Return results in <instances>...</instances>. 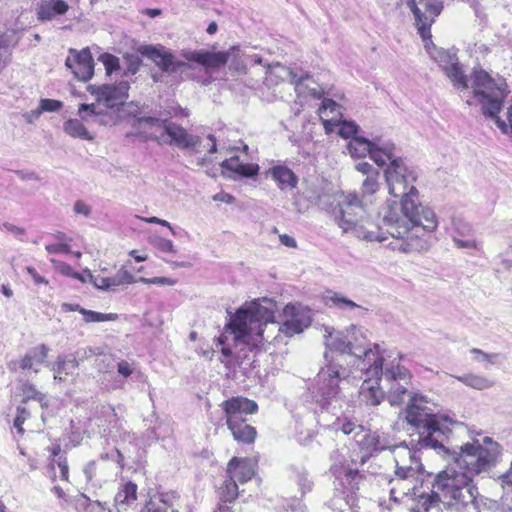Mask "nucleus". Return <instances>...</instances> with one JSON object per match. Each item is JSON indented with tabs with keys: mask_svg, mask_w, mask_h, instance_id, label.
<instances>
[{
	"mask_svg": "<svg viewBox=\"0 0 512 512\" xmlns=\"http://www.w3.org/2000/svg\"><path fill=\"white\" fill-rule=\"evenodd\" d=\"M384 176L389 194L401 197L400 209L396 203L388 205L382 219L386 232L401 240L393 249L404 253L427 250L432 233L438 227V219L435 212L419 200V192L414 185L417 172L401 159L389 164Z\"/></svg>",
	"mask_w": 512,
	"mask_h": 512,
	"instance_id": "nucleus-1",
	"label": "nucleus"
},
{
	"mask_svg": "<svg viewBox=\"0 0 512 512\" xmlns=\"http://www.w3.org/2000/svg\"><path fill=\"white\" fill-rule=\"evenodd\" d=\"M274 307L270 300H255L244 304L230 316L226 328L233 335L234 350L224 345L226 335L218 338L225 359L234 357L241 366L246 359L249 360L247 351H265L266 344L277 339L275 332L291 337L303 332L311 324L308 309L301 305L288 304L283 309V323L279 325L274 321Z\"/></svg>",
	"mask_w": 512,
	"mask_h": 512,
	"instance_id": "nucleus-2",
	"label": "nucleus"
},
{
	"mask_svg": "<svg viewBox=\"0 0 512 512\" xmlns=\"http://www.w3.org/2000/svg\"><path fill=\"white\" fill-rule=\"evenodd\" d=\"M451 457L450 467L441 471L432 483L433 499L455 512H479L478 490L472 478L494 468L502 448L490 437L462 445L459 451L442 453Z\"/></svg>",
	"mask_w": 512,
	"mask_h": 512,
	"instance_id": "nucleus-3",
	"label": "nucleus"
},
{
	"mask_svg": "<svg viewBox=\"0 0 512 512\" xmlns=\"http://www.w3.org/2000/svg\"><path fill=\"white\" fill-rule=\"evenodd\" d=\"M325 346L326 351L324 358L327 364L324 368L336 362L342 368V358L344 355L353 356L358 359L357 368L365 370L367 373L377 375L382 372L384 381L387 382L389 388V400L392 406L402 404L407 394V386L412 379V374L405 366L401 364L404 359L402 354L398 358L384 363L383 356L380 352V346L374 345L373 349H367L366 339L362 335L359 328L352 325L346 332L336 331L333 328H325ZM349 372V370L346 368Z\"/></svg>",
	"mask_w": 512,
	"mask_h": 512,
	"instance_id": "nucleus-4",
	"label": "nucleus"
},
{
	"mask_svg": "<svg viewBox=\"0 0 512 512\" xmlns=\"http://www.w3.org/2000/svg\"><path fill=\"white\" fill-rule=\"evenodd\" d=\"M348 377V371L338 363H331L328 368H321L312 388L313 400L319 405L318 424L343 434H355L357 439L365 432L355 421L344 416L342 412V384Z\"/></svg>",
	"mask_w": 512,
	"mask_h": 512,
	"instance_id": "nucleus-5",
	"label": "nucleus"
},
{
	"mask_svg": "<svg viewBox=\"0 0 512 512\" xmlns=\"http://www.w3.org/2000/svg\"><path fill=\"white\" fill-rule=\"evenodd\" d=\"M409 386H407V394L404 397V399L410 397L405 409V419L410 429H414L418 436L411 442L416 441V448L419 450L433 449L438 454L448 453L446 442L452 432L450 426L456 422L449 417L434 414L430 408L424 405L426 401L423 396L416 394L411 396Z\"/></svg>",
	"mask_w": 512,
	"mask_h": 512,
	"instance_id": "nucleus-6",
	"label": "nucleus"
},
{
	"mask_svg": "<svg viewBox=\"0 0 512 512\" xmlns=\"http://www.w3.org/2000/svg\"><path fill=\"white\" fill-rule=\"evenodd\" d=\"M368 203L357 192L342 193L333 210L335 222L345 234L366 241L388 239L384 225H375L368 217Z\"/></svg>",
	"mask_w": 512,
	"mask_h": 512,
	"instance_id": "nucleus-7",
	"label": "nucleus"
},
{
	"mask_svg": "<svg viewBox=\"0 0 512 512\" xmlns=\"http://www.w3.org/2000/svg\"><path fill=\"white\" fill-rule=\"evenodd\" d=\"M471 86L481 105L483 115L494 120L502 133L512 134V99L506 111L507 121L501 119L498 115L504 99L509 93L505 79L501 77L494 79L483 69H474Z\"/></svg>",
	"mask_w": 512,
	"mask_h": 512,
	"instance_id": "nucleus-8",
	"label": "nucleus"
},
{
	"mask_svg": "<svg viewBox=\"0 0 512 512\" xmlns=\"http://www.w3.org/2000/svg\"><path fill=\"white\" fill-rule=\"evenodd\" d=\"M221 407L234 440L244 444L253 443L257 432L247 423V416L257 411V403L244 397H233L222 402Z\"/></svg>",
	"mask_w": 512,
	"mask_h": 512,
	"instance_id": "nucleus-9",
	"label": "nucleus"
},
{
	"mask_svg": "<svg viewBox=\"0 0 512 512\" xmlns=\"http://www.w3.org/2000/svg\"><path fill=\"white\" fill-rule=\"evenodd\" d=\"M388 483L390 486V499L394 502H401L405 497L420 496L422 501L418 512H440L439 503L442 502L436 498L433 499L432 492L428 497H423L418 493L419 487L422 484L421 475L394 472V476L389 479Z\"/></svg>",
	"mask_w": 512,
	"mask_h": 512,
	"instance_id": "nucleus-10",
	"label": "nucleus"
},
{
	"mask_svg": "<svg viewBox=\"0 0 512 512\" xmlns=\"http://www.w3.org/2000/svg\"><path fill=\"white\" fill-rule=\"evenodd\" d=\"M256 462L249 458L233 457L227 465V479L219 487L220 502L232 503L239 495L237 482L243 484L255 475Z\"/></svg>",
	"mask_w": 512,
	"mask_h": 512,
	"instance_id": "nucleus-11",
	"label": "nucleus"
},
{
	"mask_svg": "<svg viewBox=\"0 0 512 512\" xmlns=\"http://www.w3.org/2000/svg\"><path fill=\"white\" fill-rule=\"evenodd\" d=\"M79 118H70L63 124L64 132L72 138L92 141L94 136L88 131L85 124L107 125V113L99 109L97 104H80L78 108Z\"/></svg>",
	"mask_w": 512,
	"mask_h": 512,
	"instance_id": "nucleus-12",
	"label": "nucleus"
},
{
	"mask_svg": "<svg viewBox=\"0 0 512 512\" xmlns=\"http://www.w3.org/2000/svg\"><path fill=\"white\" fill-rule=\"evenodd\" d=\"M331 471L335 476V490L339 493L332 500V505L335 509L343 510V505L340 503L343 501L349 508L354 507L357 502L359 484L362 480L359 471L338 465H333Z\"/></svg>",
	"mask_w": 512,
	"mask_h": 512,
	"instance_id": "nucleus-13",
	"label": "nucleus"
},
{
	"mask_svg": "<svg viewBox=\"0 0 512 512\" xmlns=\"http://www.w3.org/2000/svg\"><path fill=\"white\" fill-rule=\"evenodd\" d=\"M432 46L430 48L428 43L425 44L431 58L438 63L456 89L466 90L469 86L468 78L464 74L456 54L449 50Z\"/></svg>",
	"mask_w": 512,
	"mask_h": 512,
	"instance_id": "nucleus-14",
	"label": "nucleus"
},
{
	"mask_svg": "<svg viewBox=\"0 0 512 512\" xmlns=\"http://www.w3.org/2000/svg\"><path fill=\"white\" fill-rule=\"evenodd\" d=\"M418 32L424 41H431L430 27L443 9L442 0H408Z\"/></svg>",
	"mask_w": 512,
	"mask_h": 512,
	"instance_id": "nucleus-15",
	"label": "nucleus"
},
{
	"mask_svg": "<svg viewBox=\"0 0 512 512\" xmlns=\"http://www.w3.org/2000/svg\"><path fill=\"white\" fill-rule=\"evenodd\" d=\"M130 83L121 80L115 84H104L101 86L90 85L88 91L96 97L98 103H103L107 108H114L123 105L128 98Z\"/></svg>",
	"mask_w": 512,
	"mask_h": 512,
	"instance_id": "nucleus-16",
	"label": "nucleus"
},
{
	"mask_svg": "<svg viewBox=\"0 0 512 512\" xmlns=\"http://www.w3.org/2000/svg\"><path fill=\"white\" fill-rule=\"evenodd\" d=\"M268 69L271 72L273 69H278L282 78H289L291 83L295 86V91L299 95L307 94L315 99H320L324 95L323 88L306 72L298 74L297 72H294L293 70L286 68L279 63L275 64L274 66L269 65Z\"/></svg>",
	"mask_w": 512,
	"mask_h": 512,
	"instance_id": "nucleus-17",
	"label": "nucleus"
},
{
	"mask_svg": "<svg viewBox=\"0 0 512 512\" xmlns=\"http://www.w3.org/2000/svg\"><path fill=\"white\" fill-rule=\"evenodd\" d=\"M412 447L406 444L394 446L392 451L395 461V471L398 473H416L422 475L423 465L418 455L419 449L416 448V441L411 442Z\"/></svg>",
	"mask_w": 512,
	"mask_h": 512,
	"instance_id": "nucleus-18",
	"label": "nucleus"
},
{
	"mask_svg": "<svg viewBox=\"0 0 512 512\" xmlns=\"http://www.w3.org/2000/svg\"><path fill=\"white\" fill-rule=\"evenodd\" d=\"M65 65L80 81L86 82L94 74L93 58L89 48H83L81 51L70 49Z\"/></svg>",
	"mask_w": 512,
	"mask_h": 512,
	"instance_id": "nucleus-19",
	"label": "nucleus"
},
{
	"mask_svg": "<svg viewBox=\"0 0 512 512\" xmlns=\"http://www.w3.org/2000/svg\"><path fill=\"white\" fill-rule=\"evenodd\" d=\"M366 378L363 380L360 390H359V398L360 401L365 403L366 405L377 406L384 399V392L380 387V381H383L387 388V398L389 400V388L387 382L384 381V377L382 372L377 375H372L371 373H367L365 370H360ZM391 405L392 403L389 402Z\"/></svg>",
	"mask_w": 512,
	"mask_h": 512,
	"instance_id": "nucleus-20",
	"label": "nucleus"
},
{
	"mask_svg": "<svg viewBox=\"0 0 512 512\" xmlns=\"http://www.w3.org/2000/svg\"><path fill=\"white\" fill-rule=\"evenodd\" d=\"M142 53L152 60L163 72H182L183 68L190 67L189 64L178 61L168 50L163 47L145 46Z\"/></svg>",
	"mask_w": 512,
	"mask_h": 512,
	"instance_id": "nucleus-21",
	"label": "nucleus"
},
{
	"mask_svg": "<svg viewBox=\"0 0 512 512\" xmlns=\"http://www.w3.org/2000/svg\"><path fill=\"white\" fill-rule=\"evenodd\" d=\"M235 51H238L236 47H232L225 52H212L207 50L187 51L183 56L187 61L196 62L206 69H217L224 66Z\"/></svg>",
	"mask_w": 512,
	"mask_h": 512,
	"instance_id": "nucleus-22",
	"label": "nucleus"
},
{
	"mask_svg": "<svg viewBox=\"0 0 512 512\" xmlns=\"http://www.w3.org/2000/svg\"><path fill=\"white\" fill-rule=\"evenodd\" d=\"M100 416L90 421H95V424L100 428L104 427L103 431L100 432L105 438H120L124 439L125 437L135 439L134 435L131 436L126 431H123L121 425L119 423V419H117V415L115 413V409L111 406H103L100 411Z\"/></svg>",
	"mask_w": 512,
	"mask_h": 512,
	"instance_id": "nucleus-23",
	"label": "nucleus"
},
{
	"mask_svg": "<svg viewBox=\"0 0 512 512\" xmlns=\"http://www.w3.org/2000/svg\"><path fill=\"white\" fill-rule=\"evenodd\" d=\"M49 348L45 344H40L36 347L29 349L23 358L20 360H11L7 363V368L11 372L21 370H32L35 373L39 372V366L42 365L47 356Z\"/></svg>",
	"mask_w": 512,
	"mask_h": 512,
	"instance_id": "nucleus-24",
	"label": "nucleus"
},
{
	"mask_svg": "<svg viewBox=\"0 0 512 512\" xmlns=\"http://www.w3.org/2000/svg\"><path fill=\"white\" fill-rule=\"evenodd\" d=\"M355 169L365 176L360 188L361 194L359 195L369 204L372 202L370 198L380 189V172L370 163L365 161L358 162L355 165Z\"/></svg>",
	"mask_w": 512,
	"mask_h": 512,
	"instance_id": "nucleus-25",
	"label": "nucleus"
},
{
	"mask_svg": "<svg viewBox=\"0 0 512 512\" xmlns=\"http://www.w3.org/2000/svg\"><path fill=\"white\" fill-rule=\"evenodd\" d=\"M371 159L378 166H385L389 162L390 164L394 160H401L396 154L395 144L383 137H374L371 145Z\"/></svg>",
	"mask_w": 512,
	"mask_h": 512,
	"instance_id": "nucleus-26",
	"label": "nucleus"
},
{
	"mask_svg": "<svg viewBox=\"0 0 512 512\" xmlns=\"http://www.w3.org/2000/svg\"><path fill=\"white\" fill-rule=\"evenodd\" d=\"M451 237L458 248L478 249V243L473 238V229L471 225L462 218H453Z\"/></svg>",
	"mask_w": 512,
	"mask_h": 512,
	"instance_id": "nucleus-27",
	"label": "nucleus"
},
{
	"mask_svg": "<svg viewBox=\"0 0 512 512\" xmlns=\"http://www.w3.org/2000/svg\"><path fill=\"white\" fill-rule=\"evenodd\" d=\"M163 132L170 138L169 144L179 148H195L200 143L198 136L189 134L183 127L169 120L164 123Z\"/></svg>",
	"mask_w": 512,
	"mask_h": 512,
	"instance_id": "nucleus-28",
	"label": "nucleus"
},
{
	"mask_svg": "<svg viewBox=\"0 0 512 512\" xmlns=\"http://www.w3.org/2000/svg\"><path fill=\"white\" fill-rule=\"evenodd\" d=\"M319 118L325 128L326 133L334 131L342 119L340 105L332 99L324 98L318 109Z\"/></svg>",
	"mask_w": 512,
	"mask_h": 512,
	"instance_id": "nucleus-29",
	"label": "nucleus"
},
{
	"mask_svg": "<svg viewBox=\"0 0 512 512\" xmlns=\"http://www.w3.org/2000/svg\"><path fill=\"white\" fill-rule=\"evenodd\" d=\"M117 373L120 377H122L126 381H130L132 383H136L138 386L148 385L149 389V397L152 399V389L148 383L147 375L142 372L139 365L132 361L129 362L127 360H120L117 362Z\"/></svg>",
	"mask_w": 512,
	"mask_h": 512,
	"instance_id": "nucleus-30",
	"label": "nucleus"
},
{
	"mask_svg": "<svg viewBox=\"0 0 512 512\" xmlns=\"http://www.w3.org/2000/svg\"><path fill=\"white\" fill-rule=\"evenodd\" d=\"M267 174L276 182L280 190L294 189L298 184V177L287 166L275 165L271 167Z\"/></svg>",
	"mask_w": 512,
	"mask_h": 512,
	"instance_id": "nucleus-31",
	"label": "nucleus"
},
{
	"mask_svg": "<svg viewBox=\"0 0 512 512\" xmlns=\"http://www.w3.org/2000/svg\"><path fill=\"white\" fill-rule=\"evenodd\" d=\"M137 485L131 481L121 484L114 497V505L117 512L126 511L137 500Z\"/></svg>",
	"mask_w": 512,
	"mask_h": 512,
	"instance_id": "nucleus-32",
	"label": "nucleus"
},
{
	"mask_svg": "<svg viewBox=\"0 0 512 512\" xmlns=\"http://www.w3.org/2000/svg\"><path fill=\"white\" fill-rule=\"evenodd\" d=\"M175 493H159L150 498L140 512H177L174 509Z\"/></svg>",
	"mask_w": 512,
	"mask_h": 512,
	"instance_id": "nucleus-33",
	"label": "nucleus"
},
{
	"mask_svg": "<svg viewBox=\"0 0 512 512\" xmlns=\"http://www.w3.org/2000/svg\"><path fill=\"white\" fill-rule=\"evenodd\" d=\"M223 169L237 174L239 177H254L259 172V166L253 163H244L238 156H232L221 164Z\"/></svg>",
	"mask_w": 512,
	"mask_h": 512,
	"instance_id": "nucleus-34",
	"label": "nucleus"
},
{
	"mask_svg": "<svg viewBox=\"0 0 512 512\" xmlns=\"http://www.w3.org/2000/svg\"><path fill=\"white\" fill-rule=\"evenodd\" d=\"M67 10L68 4L63 0H43L37 8V15L39 20H52Z\"/></svg>",
	"mask_w": 512,
	"mask_h": 512,
	"instance_id": "nucleus-35",
	"label": "nucleus"
},
{
	"mask_svg": "<svg viewBox=\"0 0 512 512\" xmlns=\"http://www.w3.org/2000/svg\"><path fill=\"white\" fill-rule=\"evenodd\" d=\"M356 441L363 448L371 452H379L387 448H390V446L388 445L387 437L384 434H379L377 432L370 433L365 430L362 437L356 439Z\"/></svg>",
	"mask_w": 512,
	"mask_h": 512,
	"instance_id": "nucleus-36",
	"label": "nucleus"
},
{
	"mask_svg": "<svg viewBox=\"0 0 512 512\" xmlns=\"http://www.w3.org/2000/svg\"><path fill=\"white\" fill-rule=\"evenodd\" d=\"M78 367V361L75 356H58L53 365L54 379L64 381L66 376L72 375Z\"/></svg>",
	"mask_w": 512,
	"mask_h": 512,
	"instance_id": "nucleus-37",
	"label": "nucleus"
},
{
	"mask_svg": "<svg viewBox=\"0 0 512 512\" xmlns=\"http://www.w3.org/2000/svg\"><path fill=\"white\" fill-rule=\"evenodd\" d=\"M456 380L465 386L475 390H486L494 387L495 382L484 375L475 373H466L460 376H453Z\"/></svg>",
	"mask_w": 512,
	"mask_h": 512,
	"instance_id": "nucleus-38",
	"label": "nucleus"
},
{
	"mask_svg": "<svg viewBox=\"0 0 512 512\" xmlns=\"http://www.w3.org/2000/svg\"><path fill=\"white\" fill-rule=\"evenodd\" d=\"M372 140L364 137H353L348 145L347 150L352 157L362 158L369 155L371 158Z\"/></svg>",
	"mask_w": 512,
	"mask_h": 512,
	"instance_id": "nucleus-39",
	"label": "nucleus"
},
{
	"mask_svg": "<svg viewBox=\"0 0 512 512\" xmlns=\"http://www.w3.org/2000/svg\"><path fill=\"white\" fill-rule=\"evenodd\" d=\"M325 304L328 307H335L343 311H351L360 308L355 302L338 293L327 295L325 297Z\"/></svg>",
	"mask_w": 512,
	"mask_h": 512,
	"instance_id": "nucleus-40",
	"label": "nucleus"
},
{
	"mask_svg": "<svg viewBox=\"0 0 512 512\" xmlns=\"http://www.w3.org/2000/svg\"><path fill=\"white\" fill-rule=\"evenodd\" d=\"M470 354L473 355L475 362L484 364L485 368H488L489 365L497 364L498 360L502 358L500 353H486L478 348L470 349Z\"/></svg>",
	"mask_w": 512,
	"mask_h": 512,
	"instance_id": "nucleus-41",
	"label": "nucleus"
},
{
	"mask_svg": "<svg viewBox=\"0 0 512 512\" xmlns=\"http://www.w3.org/2000/svg\"><path fill=\"white\" fill-rule=\"evenodd\" d=\"M81 314L86 323L115 321L118 318L115 313H101L87 309L81 310Z\"/></svg>",
	"mask_w": 512,
	"mask_h": 512,
	"instance_id": "nucleus-42",
	"label": "nucleus"
},
{
	"mask_svg": "<svg viewBox=\"0 0 512 512\" xmlns=\"http://www.w3.org/2000/svg\"><path fill=\"white\" fill-rule=\"evenodd\" d=\"M294 480L299 486L301 493L304 495L305 493L311 491L313 486V481L310 479L308 472L301 468L294 469Z\"/></svg>",
	"mask_w": 512,
	"mask_h": 512,
	"instance_id": "nucleus-43",
	"label": "nucleus"
},
{
	"mask_svg": "<svg viewBox=\"0 0 512 512\" xmlns=\"http://www.w3.org/2000/svg\"><path fill=\"white\" fill-rule=\"evenodd\" d=\"M134 282H136L134 276L125 268H120L115 275L110 277V285L112 289L124 284H132Z\"/></svg>",
	"mask_w": 512,
	"mask_h": 512,
	"instance_id": "nucleus-44",
	"label": "nucleus"
},
{
	"mask_svg": "<svg viewBox=\"0 0 512 512\" xmlns=\"http://www.w3.org/2000/svg\"><path fill=\"white\" fill-rule=\"evenodd\" d=\"M151 245L162 253L175 254L176 250L171 240L155 236L150 240Z\"/></svg>",
	"mask_w": 512,
	"mask_h": 512,
	"instance_id": "nucleus-45",
	"label": "nucleus"
},
{
	"mask_svg": "<svg viewBox=\"0 0 512 512\" xmlns=\"http://www.w3.org/2000/svg\"><path fill=\"white\" fill-rule=\"evenodd\" d=\"M99 60L103 63L108 75L120 69L119 58L112 54L104 53L99 57Z\"/></svg>",
	"mask_w": 512,
	"mask_h": 512,
	"instance_id": "nucleus-46",
	"label": "nucleus"
},
{
	"mask_svg": "<svg viewBox=\"0 0 512 512\" xmlns=\"http://www.w3.org/2000/svg\"><path fill=\"white\" fill-rule=\"evenodd\" d=\"M339 127L338 133L341 137L348 139L356 137L358 126L354 122L342 121L336 126Z\"/></svg>",
	"mask_w": 512,
	"mask_h": 512,
	"instance_id": "nucleus-47",
	"label": "nucleus"
},
{
	"mask_svg": "<svg viewBox=\"0 0 512 512\" xmlns=\"http://www.w3.org/2000/svg\"><path fill=\"white\" fill-rule=\"evenodd\" d=\"M21 390H22V393L24 396V401H27L29 399H34L39 402H42L44 400V395L41 392H39L35 388V386L31 383H28V382L23 383Z\"/></svg>",
	"mask_w": 512,
	"mask_h": 512,
	"instance_id": "nucleus-48",
	"label": "nucleus"
},
{
	"mask_svg": "<svg viewBox=\"0 0 512 512\" xmlns=\"http://www.w3.org/2000/svg\"><path fill=\"white\" fill-rule=\"evenodd\" d=\"M62 107V102L54 99H41L38 110L35 112L39 116L42 112H56Z\"/></svg>",
	"mask_w": 512,
	"mask_h": 512,
	"instance_id": "nucleus-49",
	"label": "nucleus"
},
{
	"mask_svg": "<svg viewBox=\"0 0 512 512\" xmlns=\"http://www.w3.org/2000/svg\"><path fill=\"white\" fill-rule=\"evenodd\" d=\"M99 458L101 460H111L117 463L120 470L124 468V457L118 448H113L109 452L100 453Z\"/></svg>",
	"mask_w": 512,
	"mask_h": 512,
	"instance_id": "nucleus-50",
	"label": "nucleus"
},
{
	"mask_svg": "<svg viewBox=\"0 0 512 512\" xmlns=\"http://www.w3.org/2000/svg\"><path fill=\"white\" fill-rule=\"evenodd\" d=\"M87 277L93 283V285L100 290L112 289L110 285V277L102 276L101 274L93 275L90 271H87Z\"/></svg>",
	"mask_w": 512,
	"mask_h": 512,
	"instance_id": "nucleus-51",
	"label": "nucleus"
},
{
	"mask_svg": "<svg viewBox=\"0 0 512 512\" xmlns=\"http://www.w3.org/2000/svg\"><path fill=\"white\" fill-rule=\"evenodd\" d=\"M51 465H56L60 470V479L68 481L69 479V467L66 456H59L57 459H51Z\"/></svg>",
	"mask_w": 512,
	"mask_h": 512,
	"instance_id": "nucleus-52",
	"label": "nucleus"
},
{
	"mask_svg": "<svg viewBox=\"0 0 512 512\" xmlns=\"http://www.w3.org/2000/svg\"><path fill=\"white\" fill-rule=\"evenodd\" d=\"M45 249L49 254H69L71 252V247L66 242L47 244Z\"/></svg>",
	"mask_w": 512,
	"mask_h": 512,
	"instance_id": "nucleus-53",
	"label": "nucleus"
},
{
	"mask_svg": "<svg viewBox=\"0 0 512 512\" xmlns=\"http://www.w3.org/2000/svg\"><path fill=\"white\" fill-rule=\"evenodd\" d=\"M139 282L145 284H156V285H168L174 286L176 284V280L168 277H153V278H145L141 277L138 280Z\"/></svg>",
	"mask_w": 512,
	"mask_h": 512,
	"instance_id": "nucleus-54",
	"label": "nucleus"
},
{
	"mask_svg": "<svg viewBox=\"0 0 512 512\" xmlns=\"http://www.w3.org/2000/svg\"><path fill=\"white\" fill-rule=\"evenodd\" d=\"M140 59L137 56H132L128 59L127 68L123 71L124 77L134 76L140 67Z\"/></svg>",
	"mask_w": 512,
	"mask_h": 512,
	"instance_id": "nucleus-55",
	"label": "nucleus"
},
{
	"mask_svg": "<svg viewBox=\"0 0 512 512\" xmlns=\"http://www.w3.org/2000/svg\"><path fill=\"white\" fill-rule=\"evenodd\" d=\"M28 416H29V413L24 407H20V406L17 407V415L14 419V427L17 428L19 433L24 432L22 425Z\"/></svg>",
	"mask_w": 512,
	"mask_h": 512,
	"instance_id": "nucleus-56",
	"label": "nucleus"
},
{
	"mask_svg": "<svg viewBox=\"0 0 512 512\" xmlns=\"http://www.w3.org/2000/svg\"><path fill=\"white\" fill-rule=\"evenodd\" d=\"M68 443L65 444L66 447H76L82 441V434L78 429H74L73 424L71 423V430L68 434Z\"/></svg>",
	"mask_w": 512,
	"mask_h": 512,
	"instance_id": "nucleus-57",
	"label": "nucleus"
},
{
	"mask_svg": "<svg viewBox=\"0 0 512 512\" xmlns=\"http://www.w3.org/2000/svg\"><path fill=\"white\" fill-rule=\"evenodd\" d=\"M471 7L474 9L475 15L481 22L485 21L487 15L485 13V6L479 0H473Z\"/></svg>",
	"mask_w": 512,
	"mask_h": 512,
	"instance_id": "nucleus-58",
	"label": "nucleus"
},
{
	"mask_svg": "<svg viewBox=\"0 0 512 512\" xmlns=\"http://www.w3.org/2000/svg\"><path fill=\"white\" fill-rule=\"evenodd\" d=\"M26 272L36 285L48 284V280L41 276L34 267H26Z\"/></svg>",
	"mask_w": 512,
	"mask_h": 512,
	"instance_id": "nucleus-59",
	"label": "nucleus"
},
{
	"mask_svg": "<svg viewBox=\"0 0 512 512\" xmlns=\"http://www.w3.org/2000/svg\"><path fill=\"white\" fill-rule=\"evenodd\" d=\"M168 120H162V119H159V118H156V117H142V118H139L138 122L139 124H148V125H152V126H157L161 129L164 128V123H167Z\"/></svg>",
	"mask_w": 512,
	"mask_h": 512,
	"instance_id": "nucleus-60",
	"label": "nucleus"
},
{
	"mask_svg": "<svg viewBox=\"0 0 512 512\" xmlns=\"http://www.w3.org/2000/svg\"><path fill=\"white\" fill-rule=\"evenodd\" d=\"M284 512H306V508L299 499H293L291 503L287 505Z\"/></svg>",
	"mask_w": 512,
	"mask_h": 512,
	"instance_id": "nucleus-61",
	"label": "nucleus"
},
{
	"mask_svg": "<svg viewBox=\"0 0 512 512\" xmlns=\"http://www.w3.org/2000/svg\"><path fill=\"white\" fill-rule=\"evenodd\" d=\"M74 212L76 214H82L87 217L90 215L91 209L85 202L78 200L74 204Z\"/></svg>",
	"mask_w": 512,
	"mask_h": 512,
	"instance_id": "nucleus-62",
	"label": "nucleus"
},
{
	"mask_svg": "<svg viewBox=\"0 0 512 512\" xmlns=\"http://www.w3.org/2000/svg\"><path fill=\"white\" fill-rule=\"evenodd\" d=\"M59 269L65 275L72 276L73 278L79 279L82 282L86 281V279L83 276H81L79 273L73 272L72 268L66 263H61L59 266Z\"/></svg>",
	"mask_w": 512,
	"mask_h": 512,
	"instance_id": "nucleus-63",
	"label": "nucleus"
},
{
	"mask_svg": "<svg viewBox=\"0 0 512 512\" xmlns=\"http://www.w3.org/2000/svg\"><path fill=\"white\" fill-rule=\"evenodd\" d=\"M2 230L12 233L16 236L23 235L25 232V230L22 227L16 226V225H14L12 223H8V222H6L2 225Z\"/></svg>",
	"mask_w": 512,
	"mask_h": 512,
	"instance_id": "nucleus-64",
	"label": "nucleus"
}]
</instances>
